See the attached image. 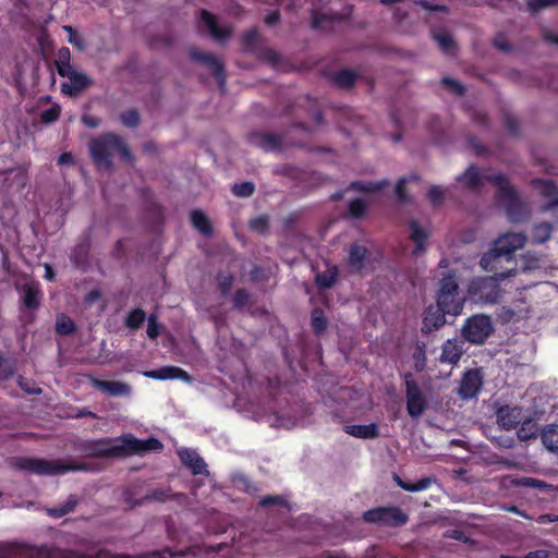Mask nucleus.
Returning <instances> with one entry per match:
<instances>
[{
	"label": "nucleus",
	"mask_w": 558,
	"mask_h": 558,
	"mask_svg": "<svg viewBox=\"0 0 558 558\" xmlns=\"http://www.w3.org/2000/svg\"><path fill=\"white\" fill-rule=\"evenodd\" d=\"M483 180L494 184L497 187L495 198L499 206L504 207L507 217L512 222H520L527 218L529 209L520 198L517 190L511 186L508 178L504 173H493L482 177L474 165H470L461 173L457 181L464 184L470 190H477L482 186Z\"/></svg>",
	"instance_id": "obj_1"
},
{
	"label": "nucleus",
	"mask_w": 558,
	"mask_h": 558,
	"mask_svg": "<svg viewBox=\"0 0 558 558\" xmlns=\"http://www.w3.org/2000/svg\"><path fill=\"white\" fill-rule=\"evenodd\" d=\"M526 242L523 233L508 232L500 235L493 242L488 252L480 259V266L494 277L505 280L517 274L518 262L515 251L522 248Z\"/></svg>",
	"instance_id": "obj_2"
},
{
	"label": "nucleus",
	"mask_w": 558,
	"mask_h": 558,
	"mask_svg": "<svg viewBox=\"0 0 558 558\" xmlns=\"http://www.w3.org/2000/svg\"><path fill=\"white\" fill-rule=\"evenodd\" d=\"M27 555L29 558H179L184 556L185 553L182 550L173 551L170 547L138 555L114 554L109 549H100L95 555L89 556L57 546L41 545L29 547Z\"/></svg>",
	"instance_id": "obj_3"
},
{
	"label": "nucleus",
	"mask_w": 558,
	"mask_h": 558,
	"mask_svg": "<svg viewBox=\"0 0 558 558\" xmlns=\"http://www.w3.org/2000/svg\"><path fill=\"white\" fill-rule=\"evenodd\" d=\"M88 148L90 158L97 168L110 170L113 167L114 153H118L129 163L134 161L129 145L116 133L108 132L93 138Z\"/></svg>",
	"instance_id": "obj_4"
},
{
	"label": "nucleus",
	"mask_w": 558,
	"mask_h": 558,
	"mask_svg": "<svg viewBox=\"0 0 558 558\" xmlns=\"http://www.w3.org/2000/svg\"><path fill=\"white\" fill-rule=\"evenodd\" d=\"M500 281L494 276H475L468 282L466 298L482 306L497 304L505 295Z\"/></svg>",
	"instance_id": "obj_5"
},
{
	"label": "nucleus",
	"mask_w": 558,
	"mask_h": 558,
	"mask_svg": "<svg viewBox=\"0 0 558 558\" xmlns=\"http://www.w3.org/2000/svg\"><path fill=\"white\" fill-rule=\"evenodd\" d=\"M15 465L20 470L36 475H58L71 471H89L87 463L61 459L19 458Z\"/></svg>",
	"instance_id": "obj_6"
},
{
	"label": "nucleus",
	"mask_w": 558,
	"mask_h": 558,
	"mask_svg": "<svg viewBox=\"0 0 558 558\" xmlns=\"http://www.w3.org/2000/svg\"><path fill=\"white\" fill-rule=\"evenodd\" d=\"M465 295H462L454 272L446 275L440 280L439 291L437 293L436 304L445 310L450 316H458L462 313Z\"/></svg>",
	"instance_id": "obj_7"
},
{
	"label": "nucleus",
	"mask_w": 558,
	"mask_h": 558,
	"mask_svg": "<svg viewBox=\"0 0 558 558\" xmlns=\"http://www.w3.org/2000/svg\"><path fill=\"white\" fill-rule=\"evenodd\" d=\"M365 523L381 527H401L409 522V515L398 506H379L363 512Z\"/></svg>",
	"instance_id": "obj_8"
},
{
	"label": "nucleus",
	"mask_w": 558,
	"mask_h": 558,
	"mask_svg": "<svg viewBox=\"0 0 558 558\" xmlns=\"http://www.w3.org/2000/svg\"><path fill=\"white\" fill-rule=\"evenodd\" d=\"M82 451L89 458H125L124 441L121 437H102L87 440L82 445Z\"/></svg>",
	"instance_id": "obj_9"
},
{
	"label": "nucleus",
	"mask_w": 558,
	"mask_h": 558,
	"mask_svg": "<svg viewBox=\"0 0 558 558\" xmlns=\"http://www.w3.org/2000/svg\"><path fill=\"white\" fill-rule=\"evenodd\" d=\"M494 331L492 319L485 314H475L466 318L461 335L472 344H483Z\"/></svg>",
	"instance_id": "obj_10"
},
{
	"label": "nucleus",
	"mask_w": 558,
	"mask_h": 558,
	"mask_svg": "<svg viewBox=\"0 0 558 558\" xmlns=\"http://www.w3.org/2000/svg\"><path fill=\"white\" fill-rule=\"evenodd\" d=\"M405 386L407 411L412 418L420 417L428 408V402L412 373L403 375Z\"/></svg>",
	"instance_id": "obj_11"
},
{
	"label": "nucleus",
	"mask_w": 558,
	"mask_h": 558,
	"mask_svg": "<svg viewBox=\"0 0 558 558\" xmlns=\"http://www.w3.org/2000/svg\"><path fill=\"white\" fill-rule=\"evenodd\" d=\"M192 61L207 66L217 80L221 90L225 89L226 74L225 64L214 53L192 47L189 51Z\"/></svg>",
	"instance_id": "obj_12"
},
{
	"label": "nucleus",
	"mask_w": 558,
	"mask_h": 558,
	"mask_svg": "<svg viewBox=\"0 0 558 558\" xmlns=\"http://www.w3.org/2000/svg\"><path fill=\"white\" fill-rule=\"evenodd\" d=\"M484 384V374L482 368L466 369L461 377L458 395L463 400H471L476 398Z\"/></svg>",
	"instance_id": "obj_13"
},
{
	"label": "nucleus",
	"mask_w": 558,
	"mask_h": 558,
	"mask_svg": "<svg viewBox=\"0 0 558 558\" xmlns=\"http://www.w3.org/2000/svg\"><path fill=\"white\" fill-rule=\"evenodd\" d=\"M125 458L132 456H142L150 451H160L163 449V444L156 437L148 439H138L132 434L123 435Z\"/></svg>",
	"instance_id": "obj_14"
},
{
	"label": "nucleus",
	"mask_w": 558,
	"mask_h": 558,
	"mask_svg": "<svg viewBox=\"0 0 558 558\" xmlns=\"http://www.w3.org/2000/svg\"><path fill=\"white\" fill-rule=\"evenodd\" d=\"M445 310L439 305H429L424 310L421 332L429 335L433 331L440 329L446 324Z\"/></svg>",
	"instance_id": "obj_15"
},
{
	"label": "nucleus",
	"mask_w": 558,
	"mask_h": 558,
	"mask_svg": "<svg viewBox=\"0 0 558 558\" xmlns=\"http://www.w3.org/2000/svg\"><path fill=\"white\" fill-rule=\"evenodd\" d=\"M65 72L68 74L64 77H68L70 82L61 84V92L64 95L71 97L77 96L93 84L92 78L87 74L77 72L73 68Z\"/></svg>",
	"instance_id": "obj_16"
},
{
	"label": "nucleus",
	"mask_w": 558,
	"mask_h": 558,
	"mask_svg": "<svg viewBox=\"0 0 558 558\" xmlns=\"http://www.w3.org/2000/svg\"><path fill=\"white\" fill-rule=\"evenodd\" d=\"M248 141L265 153H270L282 148L284 136L276 133L253 132L248 135Z\"/></svg>",
	"instance_id": "obj_17"
},
{
	"label": "nucleus",
	"mask_w": 558,
	"mask_h": 558,
	"mask_svg": "<svg viewBox=\"0 0 558 558\" xmlns=\"http://www.w3.org/2000/svg\"><path fill=\"white\" fill-rule=\"evenodd\" d=\"M181 463L187 468L193 475H208L207 464L205 460L194 450L182 448L178 450Z\"/></svg>",
	"instance_id": "obj_18"
},
{
	"label": "nucleus",
	"mask_w": 558,
	"mask_h": 558,
	"mask_svg": "<svg viewBox=\"0 0 558 558\" xmlns=\"http://www.w3.org/2000/svg\"><path fill=\"white\" fill-rule=\"evenodd\" d=\"M368 248L364 245L352 243L348 252V265L351 272L362 274L368 262Z\"/></svg>",
	"instance_id": "obj_19"
},
{
	"label": "nucleus",
	"mask_w": 558,
	"mask_h": 558,
	"mask_svg": "<svg viewBox=\"0 0 558 558\" xmlns=\"http://www.w3.org/2000/svg\"><path fill=\"white\" fill-rule=\"evenodd\" d=\"M144 375L148 378L156 380L180 379L183 381H191L192 377L183 368L173 365L162 366L157 369L147 371Z\"/></svg>",
	"instance_id": "obj_20"
},
{
	"label": "nucleus",
	"mask_w": 558,
	"mask_h": 558,
	"mask_svg": "<svg viewBox=\"0 0 558 558\" xmlns=\"http://www.w3.org/2000/svg\"><path fill=\"white\" fill-rule=\"evenodd\" d=\"M464 342L457 339H448L441 345L439 361L444 364L457 365L464 353Z\"/></svg>",
	"instance_id": "obj_21"
},
{
	"label": "nucleus",
	"mask_w": 558,
	"mask_h": 558,
	"mask_svg": "<svg viewBox=\"0 0 558 558\" xmlns=\"http://www.w3.org/2000/svg\"><path fill=\"white\" fill-rule=\"evenodd\" d=\"M498 425L506 430L514 429L521 420V409L518 407L504 405L496 412Z\"/></svg>",
	"instance_id": "obj_22"
},
{
	"label": "nucleus",
	"mask_w": 558,
	"mask_h": 558,
	"mask_svg": "<svg viewBox=\"0 0 558 558\" xmlns=\"http://www.w3.org/2000/svg\"><path fill=\"white\" fill-rule=\"evenodd\" d=\"M201 21L216 40L226 41L231 36V29L219 26L216 16L209 11L204 9L201 11Z\"/></svg>",
	"instance_id": "obj_23"
},
{
	"label": "nucleus",
	"mask_w": 558,
	"mask_h": 558,
	"mask_svg": "<svg viewBox=\"0 0 558 558\" xmlns=\"http://www.w3.org/2000/svg\"><path fill=\"white\" fill-rule=\"evenodd\" d=\"M92 386L101 392L114 397L126 396L131 391L130 386L123 381L102 380L95 377L92 378Z\"/></svg>",
	"instance_id": "obj_24"
},
{
	"label": "nucleus",
	"mask_w": 558,
	"mask_h": 558,
	"mask_svg": "<svg viewBox=\"0 0 558 558\" xmlns=\"http://www.w3.org/2000/svg\"><path fill=\"white\" fill-rule=\"evenodd\" d=\"M192 226L204 236H211L214 234V228L209 218L201 209H193L190 214Z\"/></svg>",
	"instance_id": "obj_25"
},
{
	"label": "nucleus",
	"mask_w": 558,
	"mask_h": 558,
	"mask_svg": "<svg viewBox=\"0 0 558 558\" xmlns=\"http://www.w3.org/2000/svg\"><path fill=\"white\" fill-rule=\"evenodd\" d=\"M344 432L361 439H375L379 436L378 425L375 423L365 425H347Z\"/></svg>",
	"instance_id": "obj_26"
},
{
	"label": "nucleus",
	"mask_w": 558,
	"mask_h": 558,
	"mask_svg": "<svg viewBox=\"0 0 558 558\" xmlns=\"http://www.w3.org/2000/svg\"><path fill=\"white\" fill-rule=\"evenodd\" d=\"M78 504V496L71 494L64 504L47 508L46 513L52 519H61L64 515L74 512Z\"/></svg>",
	"instance_id": "obj_27"
},
{
	"label": "nucleus",
	"mask_w": 558,
	"mask_h": 558,
	"mask_svg": "<svg viewBox=\"0 0 558 558\" xmlns=\"http://www.w3.org/2000/svg\"><path fill=\"white\" fill-rule=\"evenodd\" d=\"M409 228L411 230L410 239L415 243L413 254L417 255L426 250L425 243L428 239V233L420 226L416 220H411Z\"/></svg>",
	"instance_id": "obj_28"
},
{
	"label": "nucleus",
	"mask_w": 558,
	"mask_h": 558,
	"mask_svg": "<svg viewBox=\"0 0 558 558\" xmlns=\"http://www.w3.org/2000/svg\"><path fill=\"white\" fill-rule=\"evenodd\" d=\"M393 481L396 484L405 492L416 493L426 490L435 482L434 477H423L415 483L403 481L398 474H393Z\"/></svg>",
	"instance_id": "obj_29"
},
{
	"label": "nucleus",
	"mask_w": 558,
	"mask_h": 558,
	"mask_svg": "<svg viewBox=\"0 0 558 558\" xmlns=\"http://www.w3.org/2000/svg\"><path fill=\"white\" fill-rule=\"evenodd\" d=\"M41 292L37 286L24 284L23 304L29 311H36L40 305Z\"/></svg>",
	"instance_id": "obj_30"
},
{
	"label": "nucleus",
	"mask_w": 558,
	"mask_h": 558,
	"mask_svg": "<svg viewBox=\"0 0 558 558\" xmlns=\"http://www.w3.org/2000/svg\"><path fill=\"white\" fill-rule=\"evenodd\" d=\"M357 74L350 69H342L332 74V83L341 89H350L354 86Z\"/></svg>",
	"instance_id": "obj_31"
},
{
	"label": "nucleus",
	"mask_w": 558,
	"mask_h": 558,
	"mask_svg": "<svg viewBox=\"0 0 558 558\" xmlns=\"http://www.w3.org/2000/svg\"><path fill=\"white\" fill-rule=\"evenodd\" d=\"M145 218L150 222L153 230L158 231L163 225L162 207L155 202L148 203L145 209Z\"/></svg>",
	"instance_id": "obj_32"
},
{
	"label": "nucleus",
	"mask_w": 558,
	"mask_h": 558,
	"mask_svg": "<svg viewBox=\"0 0 558 558\" xmlns=\"http://www.w3.org/2000/svg\"><path fill=\"white\" fill-rule=\"evenodd\" d=\"M426 129L435 143H445L446 128L442 121L437 116H432L428 119V121L426 122Z\"/></svg>",
	"instance_id": "obj_33"
},
{
	"label": "nucleus",
	"mask_w": 558,
	"mask_h": 558,
	"mask_svg": "<svg viewBox=\"0 0 558 558\" xmlns=\"http://www.w3.org/2000/svg\"><path fill=\"white\" fill-rule=\"evenodd\" d=\"M541 193L548 199V208L558 206V186L553 180H539Z\"/></svg>",
	"instance_id": "obj_34"
},
{
	"label": "nucleus",
	"mask_w": 558,
	"mask_h": 558,
	"mask_svg": "<svg viewBox=\"0 0 558 558\" xmlns=\"http://www.w3.org/2000/svg\"><path fill=\"white\" fill-rule=\"evenodd\" d=\"M543 445L551 452H558V425H548L541 434Z\"/></svg>",
	"instance_id": "obj_35"
},
{
	"label": "nucleus",
	"mask_w": 558,
	"mask_h": 558,
	"mask_svg": "<svg viewBox=\"0 0 558 558\" xmlns=\"http://www.w3.org/2000/svg\"><path fill=\"white\" fill-rule=\"evenodd\" d=\"M539 432L538 424L532 420H524L517 430L518 438L522 441H527L537 437Z\"/></svg>",
	"instance_id": "obj_36"
},
{
	"label": "nucleus",
	"mask_w": 558,
	"mask_h": 558,
	"mask_svg": "<svg viewBox=\"0 0 558 558\" xmlns=\"http://www.w3.org/2000/svg\"><path fill=\"white\" fill-rule=\"evenodd\" d=\"M338 276V267L332 266L326 271L318 272L316 275L315 282L319 289H329L336 283Z\"/></svg>",
	"instance_id": "obj_37"
},
{
	"label": "nucleus",
	"mask_w": 558,
	"mask_h": 558,
	"mask_svg": "<svg viewBox=\"0 0 558 558\" xmlns=\"http://www.w3.org/2000/svg\"><path fill=\"white\" fill-rule=\"evenodd\" d=\"M54 65L60 76H65L68 74L65 71L73 68L71 64V51L68 47H61L58 50Z\"/></svg>",
	"instance_id": "obj_38"
},
{
	"label": "nucleus",
	"mask_w": 558,
	"mask_h": 558,
	"mask_svg": "<svg viewBox=\"0 0 558 558\" xmlns=\"http://www.w3.org/2000/svg\"><path fill=\"white\" fill-rule=\"evenodd\" d=\"M311 326L316 336H320L326 331L328 320L320 307L313 308L311 313Z\"/></svg>",
	"instance_id": "obj_39"
},
{
	"label": "nucleus",
	"mask_w": 558,
	"mask_h": 558,
	"mask_svg": "<svg viewBox=\"0 0 558 558\" xmlns=\"http://www.w3.org/2000/svg\"><path fill=\"white\" fill-rule=\"evenodd\" d=\"M54 329L59 336H70L76 331V325L68 315L59 314L57 315Z\"/></svg>",
	"instance_id": "obj_40"
},
{
	"label": "nucleus",
	"mask_w": 558,
	"mask_h": 558,
	"mask_svg": "<svg viewBox=\"0 0 558 558\" xmlns=\"http://www.w3.org/2000/svg\"><path fill=\"white\" fill-rule=\"evenodd\" d=\"M147 319L144 310L137 307L132 310L124 319V325L130 330H137Z\"/></svg>",
	"instance_id": "obj_41"
},
{
	"label": "nucleus",
	"mask_w": 558,
	"mask_h": 558,
	"mask_svg": "<svg viewBox=\"0 0 558 558\" xmlns=\"http://www.w3.org/2000/svg\"><path fill=\"white\" fill-rule=\"evenodd\" d=\"M553 227L548 222L535 225L532 230V242L535 244L545 243L551 235Z\"/></svg>",
	"instance_id": "obj_42"
},
{
	"label": "nucleus",
	"mask_w": 558,
	"mask_h": 558,
	"mask_svg": "<svg viewBox=\"0 0 558 558\" xmlns=\"http://www.w3.org/2000/svg\"><path fill=\"white\" fill-rule=\"evenodd\" d=\"M15 369V361L0 352V383L11 379Z\"/></svg>",
	"instance_id": "obj_43"
},
{
	"label": "nucleus",
	"mask_w": 558,
	"mask_h": 558,
	"mask_svg": "<svg viewBox=\"0 0 558 558\" xmlns=\"http://www.w3.org/2000/svg\"><path fill=\"white\" fill-rule=\"evenodd\" d=\"M170 488H151L147 490L146 495L144 496L145 502L147 501H157V502H165L166 500L170 499L171 497H180L182 494H177L171 496Z\"/></svg>",
	"instance_id": "obj_44"
},
{
	"label": "nucleus",
	"mask_w": 558,
	"mask_h": 558,
	"mask_svg": "<svg viewBox=\"0 0 558 558\" xmlns=\"http://www.w3.org/2000/svg\"><path fill=\"white\" fill-rule=\"evenodd\" d=\"M414 368L416 372H423L426 367V344L423 341H417L415 350L412 355Z\"/></svg>",
	"instance_id": "obj_45"
},
{
	"label": "nucleus",
	"mask_w": 558,
	"mask_h": 558,
	"mask_svg": "<svg viewBox=\"0 0 558 558\" xmlns=\"http://www.w3.org/2000/svg\"><path fill=\"white\" fill-rule=\"evenodd\" d=\"M367 204L362 198H354L349 202L348 215L354 219H361L366 215Z\"/></svg>",
	"instance_id": "obj_46"
},
{
	"label": "nucleus",
	"mask_w": 558,
	"mask_h": 558,
	"mask_svg": "<svg viewBox=\"0 0 558 558\" xmlns=\"http://www.w3.org/2000/svg\"><path fill=\"white\" fill-rule=\"evenodd\" d=\"M258 506L262 508L280 507L289 508L288 500L281 495H267L260 498Z\"/></svg>",
	"instance_id": "obj_47"
},
{
	"label": "nucleus",
	"mask_w": 558,
	"mask_h": 558,
	"mask_svg": "<svg viewBox=\"0 0 558 558\" xmlns=\"http://www.w3.org/2000/svg\"><path fill=\"white\" fill-rule=\"evenodd\" d=\"M348 16H349V14L340 15V14H324V13L314 12L312 27L315 29H318V28L323 27L324 23L327 21H330V22L342 21Z\"/></svg>",
	"instance_id": "obj_48"
},
{
	"label": "nucleus",
	"mask_w": 558,
	"mask_h": 558,
	"mask_svg": "<svg viewBox=\"0 0 558 558\" xmlns=\"http://www.w3.org/2000/svg\"><path fill=\"white\" fill-rule=\"evenodd\" d=\"M120 121L124 126L135 129L141 123V117L136 109H129L120 114Z\"/></svg>",
	"instance_id": "obj_49"
},
{
	"label": "nucleus",
	"mask_w": 558,
	"mask_h": 558,
	"mask_svg": "<svg viewBox=\"0 0 558 558\" xmlns=\"http://www.w3.org/2000/svg\"><path fill=\"white\" fill-rule=\"evenodd\" d=\"M259 38L258 31L252 28L242 35V47L246 52H253Z\"/></svg>",
	"instance_id": "obj_50"
},
{
	"label": "nucleus",
	"mask_w": 558,
	"mask_h": 558,
	"mask_svg": "<svg viewBox=\"0 0 558 558\" xmlns=\"http://www.w3.org/2000/svg\"><path fill=\"white\" fill-rule=\"evenodd\" d=\"M233 282H234V276L232 274L218 272L217 283H218L220 293L223 298H226L230 294Z\"/></svg>",
	"instance_id": "obj_51"
},
{
	"label": "nucleus",
	"mask_w": 558,
	"mask_h": 558,
	"mask_svg": "<svg viewBox=\"0 0 558 558\" xmlns=\"http://www.w3.org/2000/svg\"><path fill=\"white\" fill-rule=\"evenodd\" d=\"M231 192L236 197H250L255 192V185L253 182L250 181L235 183L232 185Z\"/></svg>",
	"instance_id": "obj_52"
},
{
	"label": "nucleus",
	"mask_w": 558,
	"mask_h": 558,
	"mask_svg": "<svg viewBox=\"0 0 558 558\" xmlns=\"http://www.w3.org/2000/svg\"><path fill=\"white\" fill-rule=\"evenodd\" d=\"M433 37L438 43L440 49L444 52L450 53L453 51V49L456 47L454 40L452 39V37L449 34L439 32V33H435Z\"/></svg>",
	"instance_id": "obj_53"
},
{
	"label": "nucleus",
	"mask_w": 558,
	"mask_h": 558,
	"mask_svg": "<svg viewBox=\"0 0 558 558\" xmlns=\"http://www.w3.org/2000/svg\"><path fill=\"white\" fill-rule=\"evenodd\" d=\"M250 228L259 234H266L269 230V218L266 215L257 216L250 220Z\"/></svg>",
	"instance_id": "obj_54"
},
{
	"label": "nucleus",
	"mask_w": 558,
	"mask_h": 558,
	"mask_svg": "<svg viewBox=\"0 0 558 558\" xmlns=\"http://www.w3.org/2000/svg\"><path fill=\"white\" fill-rule=\"evenodd\" d=\"M510 482L512 485L521 487L541 488L545 486L544 482H542L541 480L527 476H515L511 478Z\"/></svg>",
	"instance_id": "obj_55"
},
{
	"label": "nucleus",
	"mask_w": 558,
	"mask_h": 558,
	"mask_svg": "<svg viewBox=\"0 0 558 558\" xmlns=\"http://www.w3.org/2000/svg\"><path fill=\"white\" fill-rule=\"evenodd\" d=\"M61 113V108L59 105L54 104L50 108L41 111L40 113V121L45 124H50L52 122H56Z\"/></svg>",
	"instance_id": "obj_56"
},
{
	"label": "nucleus",
	"mask_w": 558,
	"mask_h": 558,
	"mask_svg": "<svg viewBox=\"0 0 558 558\" xmlns=\"http://www.w3.org/2000/svg\"><path fill=\"white\" fill-rule=\"evenodd\" d=\"M250 298L251 294L246 289H238L232 299L233 307L236 310L243 308L248 304Z\"/></svg>",
	"instance_id": "obj_57"
},
{
	"label": "nucleus",
	"mask_w": 558,
	"mask_h": 558,
	"mask_svg": "<svg viewBox=\"0 0 558 558\" xmlns=\"http://www.w3.org/2000/svg\"><path fill=\"white\" fill-rule=\"evenodd\" d=\"M549 7H558V0H529L527 8L531 13H537Z\"/></svg>",
	"instance_id": "obj_58"
},
{
	"label": "nucleus",
	"mask_w": 558,
	"mask_h": 558,
	"mask_svg": "<svg viewBox=\"0 0 558 558\" xmlns=\"http://www.w3.org/2000/svg\"><path fill=\"white\" fill-rule=\"evenodd\" d=\"M441 84L445 87L449 88L457 96H463L465 94L466 89H465L464 85L451 77H447V76L442 77Z\"/></svg>",
	"instance_id": "obj_59"
},
{
	"label": "nucleus",
	"mask_w": 558,
	"mask_h": 558,
	"mask_svg": "<svg viewBox=\"0 0 558 558\" xmlns=\"http://www.w3.org/2000/svg\"><path fill=\"white\" fill-rule=\"evenodd\" d=\"M147 337L151 340H155L160 335L161 326L158 324L157 316L151 314L147 317Z\"/></svg>",
	"instance_id": "obj_60"
},
{
	"label": "nucleus",
	"mask_w": 558,
	"mask_h": 558,
	"mask_svg": "<svg viewBox=\"0 0 558 558\" xmlns=\"http://www.w3.org/2000/svg\"><path fill=\"white\" fill-rule=\"evenodd\" d=\"M122 499L123 502L128 506L129 509H134L138 506H142L145 504L144 497L141 499H136L134 497V493L130 488H125L122 493Z\"/></svg>",
	"instance_id": "obj_61"
},
{
	"label": "nucleus",
	"mask_w": 558,
	"mask_h": 558,
	"mask_svg": "<svg viewBox=\"0 0 558 558\" xmlns=\"http://www.w3.org/2000/svg\"><path fill=\"white\" fill-rule=\"evenodd\" d=\"M427 197L434 206H438L444 201V191L439 186L433 185L427 192Z\"/></svg>",
	"instance_id": "obj_62"
},
{
	"label": "nucleus",
	"mask_w": 558,
	"mask_h": 558,
	"mask_svg": "<svg viewBox=\"0 0 558 558\" xmlns=\"http://www.w3.org/2000/svg\"><path fill=\"white\" fill-rule=\"evenodd\" d=\"M444 537L459 541L462 543H468L470 541V538L465 535V533L460 529H450V530L445 531Z\"/></svg>",
	"instance_id": "obj_63"
},
{
	"label": "nucleus",
	"mask_w": 558,
	"mask_h": 558,
	"mask_svg": "<svg viewBox=\"0 0 558 558\" xmlns=\"http://www.w3.org/2000/svg\"><path fill=\"white\" fill-rule=\"evenodd\" d=\"M493 45L496 49L505 52H509L512 49V46L510 45V43L508 41L507 37L504 34H498L494 38Z\"/></svg>",
	"instance_id": "obj_64"
}]
</instances>
